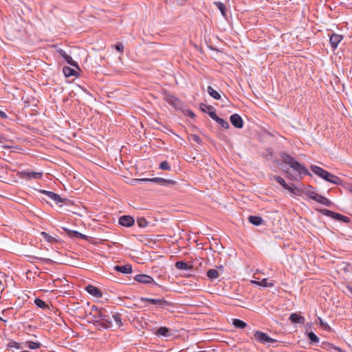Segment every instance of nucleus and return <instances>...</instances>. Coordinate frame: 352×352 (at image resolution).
<instances>
[{"instance_id":"obj_1","label":"nucleus","mask_w":352,"mask_h":352,"mask_svg":"<svg viewBox=\"0 0 352 352\" xmlns=\"http://www.w3.org/2000/svg\"><path fill=\"white\" fill-rule=\"evenodd\" d=\"M90 315L98 329L101 330L102 329L111 328V322L109 321V312L105 309H99L94 305L91 308Z\"/></svg>"},{"instance_id":"obj_35","label":"nucleus","mask_w":352,"mask_h":352,"mask_svg":"<svg viewBox=\"0 0 352 352\" xmlns=\"http://www.w3.org/2000/svg\"><path fill=\"white\" fill-rule=\"evenodd\" d=\"M26 344L31 349H36L41 347V344L38 342L28 341Z\"/></svg>"},{"instance_id":"obj_52","label":"nucleus","mask_w":352,"mask_h":352,"mask_svg":"<svg viewBox=\"0 0 352 352\" xmlns=\"http://www.w3.org/2000/svg\"><path fill=\"white\" fill-rule=\"evenodd\" d=\"M3 319L1 318V317H0V320H2Z\"/></svg>"},{"instance_id":"obj_23","label":"nucleus","mask_w":352,"mask_h":352,"mask_svg":"<svg viewBox=\"0 0 352 352\" xmlns=\"http://www.w3.org/2000/svg\"><path fill=\"white\" fill-rule=\"evenodd\" d=\"M175 267L179 270H191L192 268V265H188L187 263L181 261L175 263Z\"/></svg>"},{"instance_id":"obj_32","label":"nucleus","mask_w":352,"mask_h":352,"mask_svg":"<svg viewBox=\"0 0 352 352\" xmlns=\"http://www.w3.org/2000/svg\"><path fill=\"white\" fill-rule=\"evenodd\" d=\"M214 5L220 10L221 14L223 16H226V9L225 5L223 3L220 2V1L214 2Z\"/></svg>"},{"instance_id":"obj_43","label":"nucleus","mask_w":352,"mask_h":352,"mask_svg":"<svg viewBox=\"0 0 352 352\" xmlns=\"http://www.w3.org/2000/svg\"><path fill=\"white\" fill-rule=\"evenodd\" d=\"M208 115L210 116V117L214 120H216V119H217L219 117L217 116L216 114V112L214 111V109L213 108L212 110L208 112Z\"/></svg>"},{"instance_id":"obj_7","label":"nucleus","mask_w":352,"mask_h":352,"mask_svg":"<svg viewBox=\"0 0 352 352\" xmlns=\"http://www.w3.org/2000/svg\"><path fill=\"white\" fill-rule=\"evenodd\" d=\"M254 336L258 342L264 344L267 343H274L276 342V340L270 338L267 333L261 331H256Z\"/></svg>"},{"instance_id":"obj_39","label":"nucleus","mask_w":352,"mask_h":352,"mask_svg":"<svg viewBox=\"0 0 352 352\" xmlns=\"http://www.w3.org/2000/svg\"><path fill=\"white\" fill-rule=\"evenodd\" d=\"M41 235L47 242L52 243L56 241L53 236H50L49 234L45 232H41Z\"/></svg>"},{"instance_id":"obj_45","label":"nucleus","mask_w":352,"mask_h":352,"mask_svg":"<svg viewBox=\"0 0 352 352\" xmlns=\"http://www.w3.org/2000/svg\"><path fill=\"white\" fill-rule=\"evenodd\" d=\"M192 139L193 141H195V142H197L198 144H200L201 142V138L198 135H192Z\"/></svg>"},{"instance_id":"obj_46","label":"nucleus","mask_w":352,"mask_h":352,"mask_svg":"<svg viewBox=\"0 0 352 352\" xmlns=\"http://www.w3.org/2000/svg\"><path fill=\"white\" fill-rule=\"evenodd\" d=\"M0 118H7L8 116H7V114L4 111H2L1 110H0Z\"/></svg>"},{"instance_id":"obj_25","label":"nucleus","mask_w":352,"mask_h":352,"mask_svg":"<svg viewBox=\"0 0 352 352\" xmlns=\"http://www.w3.org/2000/svg\"><path fill=\"white\" fill-rule=\"evenodd\" d=\"M248 220L254 226H260L262 224L263 221V219L261 217L253 215L249 216Z\"/></svg>"},{"instance_id":"obj_12","label":"nucleus","mask_w":352,"mask_h":352,"mask_svg":"<svg viewBox=\"0 0 352 352\" xmlns=\"http://www.w3.org/2000/svg\"><path fill=\"white\" fill-rule=\"evenodd\" d=\"M109 321L111 322V328L113 327V323H115L116 326L120 327L122 326V318L121 314L119 313H109Z\"/></svg>"},{"instance_id":"obj_21","label":"nucleus","mask_w":352,"mask_h":352,"mask_svg":"<svg viewBox=\"0 0 352 352\" xmlns=\"http://www.w3.org/2000/svg\"><path fill=\"white\" fill-rule=\"evenodd\" d=\"M114 269L119 272L122 274H130L132 272V267L131 265H116Z\"/></svg>"},{"instance_id":"obj_14","label":"nucleus","mask_w":352,"mask_h":352,"mask_svg":"<svg viewBox=\"0 0 352 352\" xmlns=\"http://www.w3.org/2000/svg\"><path fill=\"white\" fill-rule=\"evenodd\" d=\"M39 192L43 195H45L50 199L54 201L56 204L63 201L60 195L54 192L45 190H40Z\"/></svg>"},{"instance_id":"obj_34","label":"nucleus","mask_w":352,"mask_h":352,"mask_svg":"<svg viewBox=\"0 0 352 352\" xmlns=\"http://www.w3.org/2000/svg\"><path fill=\"white\" fill-rule=\"evenodd\" d=\"M219 125L221 126V127H223V129H228L230 127V124L229 123L225 120L223 118H218L217 119H216L215 120Z\"/></svg>"},{"instance_id":"obj_16","label":"nucleus","mask_w":352,"mask_h":352,"mask_svg":"<svg viewBox=\"0 0 352 352\" xmlns=\"http://www.w3.org/2000/svg\"><path fill=\"white\" fill-rule=\"evenodd\" d=\"M230 122L237 129H241L243 126V121L241 117L237 113H234L230 116Z\"/></svg>"},{"instance_id":"obj_4","label":"nucleus","mask_w":352,"mask_h":352,"mask_svg":"<svg viewBox=\"0 0 352 352\" xmlns=\"http://www.w3.org/2000/svg\"><path fill=\"white\" fill-rule=\"evenodd\" d=\"M274 179L277 182H278L285 189L289 190L291 193H292L294 195H300L301 194V190L297 188L294 187V185L292 184V186H289L286 184L285 181L283 178H282L280 176L273 175L271 177V179Z\"/></svg>"},{"instance_id":"obj_9","label":"nucleus","mask_w":352,"mask_h":352,"mask_svg":"<svg viewBox=\"0 0 352 352\" xmlns=\"http://www.w3.org/2000/svg\"><path fill=\"white\" fill-rule=\"evenodd\" d=\"M311 170L316 175L328 182V177L330 176V173L316 165H311Z\"/></svg>"},{"instance_id":"obj_15","label":"nucleus","mask_w":352,"mask_h":352,"mask_svg":"<svg viewBox=\"0 0 352 352\" xmlns=\"http://www.w3.org/2000/svg\"><path fill=\"white\" fill-rule=\"evenodd\" d=\"M20 175H21V178H23L25 179H40L43 175L42 173L34 172V171H32V172L23 171L20 173Z\"/></svg>"},{"instance_id":"obj_3","label":"nucleus","mask_w":352,"mask_h":352,"mask_svg":"<svg viewBox=\"0 0 352 352\" xmlns=\"http://www.w3.org/2000/svg\"><path fill=\"white\" fill-rule=\"evenodd\" d=\"M305 195L308 196L310 199L325 206H331L332 204V202L329 200L327 198L316 193L313 190V188L310 186H309V190H307L305 192Z\"/></svg>"},{"instance_id":"obj_48","label":"nucleus","mask_w":352,"mask_h":352,"mask_svg":"<svg viewBox=\"0 0 352 352\" xmlns=\"http://www.w3.org/2000/svg\"><path fill=\"white\" fill-rule=\"evenodd\" d=\"M289 178H290L291 179L298 180V179H297V178H296V177H295L294 176H293L292 175H289Z\"/></svg>"},{"instance_id":"obj_33","label":"nucleus","mask_w":352,"mask_h":352,"mask_svg":"<svg viewBox=\"0 0 352 352\" xmlns=\"http://www.w3.org/2000/svg\"><path fill=\"white\" fill-rule=\"evenodd\" d=\"M34 303L37 307L41 309H45L48 308V305L46 304V302L40 298H36Z\"/></svg>"},{"instance_id":"obj_31","label":"nucleus","mask_w":352,"mask_h":352,"mask_svg":"<svg viewBox=\"0 0 352 352\" xmlns=\"http://www.w3.org/2000/svg\"><path fill=\"white\" fill-rule=\"evenodd\" d=\"M328 182L334 184H340L342 183V180L340 177L330 173V176L328 177Z\"/></svg>"},{"instance_id":"obj_50","label":"nucleus","mask_w":352,"mask_h":352,"mask_svg":"<svg viewBox=\"0 0 352 352\" xmlns=\"http://www.w3.org/2000/svg\"><path fill=\"white\" fill-rule=\"evenodd\" d=\"M348 289L349 292H351L352 293V287H348Z\"/></svg>"},{"instance_id":"obj_38","label":"nucleus","mask_w":352,"mask_h":352,"mask_svg":"<svg viewBox=\"0 0 352 352\" xmlns=\"http://www.w3.org/2000/svg\"><path fill=\"white\" fill-rule=\"evenodd\" d=\"M137 223L140 228H145L148 224V222L144 218L138 219Z\"/></svg>"},{"instance_id":"obj_18","label":"nucleus","mask_w":352,"mask_h":352,"mask_svg":"<svg viewBox=\"0 0 352 352\" xmlns=\"http://www.w3.org/2000/svg\"><path fill=\"white\" fill-rule=\"evenodd\" d=\"M85 290L96 298H101L102 296V292L96 286L89 285L86 287Z\"/></svg>"},{"instance_id":"obj_51","label":"nucleus","mask_w":352,"mask_h":352,"mask_svg":"<svg viewBox=\"0 0 352 352\" xmlns=\"http://www.w3.org/2000/svg\"><path fill=\"white\" fill-rule=\"evenodd\" d=\"M285 171L286 173L289 174L288 170H285Z\"/></svg>"},{"instance_id":"obj_10","label":"nucleus","mask_w":352,"mask_h":352,"mask_svg":"<svg viewBox=\"0 0 352 352\" xmlns=\"http://www.w3.org/2000/svg\"><path fill=\"white\" fill-rule=\"evenodd\" d=\"M164 99L170 105L173 106L175 108H177L180 105V100L175 97L173 95L168 93L164 92Z\"/></svg>"},{"instance_id":"obj_44","label":"nucleus","mask_w":352,"mask_h":352,"mask_svg":"<svg viewBox=\"0 0 352 352\" xmlns=\"http://www.w3.org/2000/svg\"><path fill=\"white\" fill-rule=\"evenodd\" d=\"M116 49L118 52L122 53L123 50H124V46L122 43H118L116 45Z\"/></svg>"},{"instance_id":"obj_5","label":"nucleus","mask_w":352,"mask_h":352,"mask_svg":"<svg viewBox=\"0 0 352 352\" xmlns=\"http://www.w3.org/2000/svg\"><path fill=\"white\" fill-rule=\"evenodd\" d=\"M137 182H150L153 183H156L161 186H169V185H175L176 184V181L173 179H166L161 177H154V178H142L136 179Z\"/></svg>"},{"instance_id":"obj_40","label":"nucleus","mask_w":352,"mask_h":352,"mask_svg":"<svg viewBox=\"0 0 352 352\" xmlns=\"http://www.w3.org/2000/svg\"><path fill=\"white\" fill-rule=\"evenodd\" d=\"M8 348H16L17 349H22V347L21 346L20 344L16 342H15V341H10L8 344Z\"/></svg>"},{"instance_id":"obj_8","label":"nucleus","mask_w":352,"mask_h":352,"mask_svg":"<svg viewBox=\"0 0 352 352\" xmlns=\"http://www.w3.org/2000/svg\"><path fill=\"white\" fill-rule=\"evenodd\" d=\"M322 213L324 214H325L326 216L329 217H331L335 220H337V221H342L344 223L350 222V219L348 217L344 216L341 214L333 212L331 210L324 209L322 210Z\"/></svg>"},{"instance_id":"obj_13","label":"nucleus","mask_w":352,"mask_h":352,"mask_svg":"<svg viewBox=\"0 0 352 352\" xmlns=\"http://www.w3.org/2000/svg\"><path fill=\"white\" fill-rule=\"evenodd\" d=\"M134 279L141 283L145 284H151L153 283L154 285H157V283L154 281L153 278L148 276L146 274H138L135 276Z\"/></svg>"},{"instance_id":"obj_49","label":"nucleus","mask_w":352,"mask_h":352,"mask_svg":"<svg viewBox=\"0 0 352 352\" xmlns=\"http://www.w3.org/2000/svg\"><path fill=\"white\" fill-rule=\"evenodd\" d=\"M43 261H44L45 263L50 261L51 260L49 258H42Z\"/></svg>"},{"instance_id":"obj_28","label":"nucleus","mask_w":352,"mask_h":352,"mask_svg":"<svg viewBox=\"0 0 352 352\" xmlns=\"http://www.w3.org/2000/svg\"><path fill=\"white\" fill-rule=\"evenodd\" d=\"M252 283L256 284V285H261L262 287H272L274 286V283H268L267 280L266 278H263L261 281L252 280Z\"/></svg>"},{"instance_id":"obj_47","label":"nucleus","mask_w":352,"mask_h":352,"mask_svg":"<svg viewBox=\"0 0 352 352\" xmlns=\"http://www.w3.org/2000/svg\"><path fill=\"white\" fill-rule=\"evenodd\" d=\"M188 116H189L190 117H191V118H194V117L195 116V114L192 111H188Z\"/></svg>"},{"instance_id":"obj_29","label":"nucleus","mask_w":352,"mask_h":352,"mask_svg":"<svg viewBox=\"0 0 352 352\" xmlns=\"http://www.w3.org/2000/svg\"><path fill=\"white\" fill-rule=\"evenodd\" d=\"M219 272L215 269H210L207 272V276L210 280L216 279L219 277Z\"/></svg>"},{"instance_id":"obj_30","label":"nucleus","mask_w":352,"mask_h":352,"mask_svg":"<svg viewBox=\"0 0 352 352\" xmlns=\"http://www.w3.org/2000/svg\"><path fill=\"white\" fill-rule=\"evenodd\" d=\"M232 324L235 327L239 329H243L247 326V324L240 319H234Z\"/></svg>"},{"instance_id":"obj_6","label":"nucleus","mask_w":352,"mask_h":352,"mask_svg":"<svg viewBox=\"0 0 352 352\" xmlns=\"http://www.w3.org/2000/svg\"><path fill=\"white\" fill-rule=\"evenodd\" d=\"M140 300L141 302H148L152 305H157L158 307L160 308H166L170 305H171V303L166 300L164 298H145V297H141L140 298Z\"/></svg>"},{"instance_id":"obj_26","label":"nucleus","mask_w":352,"mask_h":352,"mask_svg":"<svg viewBox=\"0 0 352 352\" xmlns=\"http://www.w3.org/2000/svg\"><path fill=\"white\" fill-rule=\"evenodd\" d=\"M63 72L66 77L75 76L77 74L76 71L68 66L63 67Z\"/></svg>"},{"instance_id":"obj_42","label":"nucleus","mask_w":352,"mask_h":352,"mask_svg":"<svg viewBox=\"0 0 352 352\" xmlns=\"http://www.w3.org/2000/svg\"><path fill=\"white\" fill-rule=\"evenodd\" d=\"M318 320H319V323H320V325L324 329H330V327L329 325L324 322L321 318H318Z\"/></svg>"},{"instance_id":"obj_24","label":"nucleus","mask_w":352,"mask_h":352,"mask_svg":"<svg viewBox=\"0 0 352 352\" xmlns=\"http://www.w3.org/2000/svg\"><path fill=\"white\" fill-rule=\"evenodd\" d=\"M64 230L67 232L68 236H69L77 237V238H80V239H83L87 238V236H85L83 234H81L80 232H79L78 231L71 230H69L67 228H65Z\"/></svg>"},{"instance_id":"obj_41","label":"nucleus","mask_w":352,"mask_h":352,"mask_svg":"<svg viewBox=\"0 0 352 352\" xmlns=\"http://www.w3.org/2000/svg\"><path fill=\"white\" fill-rule=\"evenodd\" d=\"M160 168L162 170H170V165L168 164V162L167 161H163L160 163Z\"/></svg>"},{"instance_id":"obj_20","label":"nucleus","mask_w":352,"mask_h":352,"mask_svg":"<svg viewBox=\"0 0 352 352\" xmlns=\"http://www.w3.org/2000/svg\"><path fill=\"white\" fill-rule=\"evenodd\" d=\"M289 320L294 324H303L305 322V318L296 313L292 314L289 316Z\"/></svg>"},{"instance_id":"obj_11","label":"nucleus","mask_w":352,"mask_h":352,"mask_svg":"<svg viewBox=\"0 0 352 352\" xmlns=\"http://www.w3.org/2000/svg\"><path fill=\"white\" fill-rule=\"evenodd\" d=\"M57 53L60 56H62L65 60L70 65L77 68V69H79V67H78V63L74 61L72 58L69 56L65 50H63V49H60V48H58L57 50H56Z\"/></svg>"},{"instance_id":"obj_19","label":"nucleus","mask_w":352,"mask_h":352,"mask_svg":"<svg viewBox=\"0 0 352 352\" xmlns=\"http://www.w3.org/2000/svg\"><path fill=\"white\" fill-rule=\"evenodd\" d=\"M342 39V36L338 34L333 33L329 38V42L333 49H336L338 44Z\"/></svg>"},{"instance_id":"obj_37","label":"nucleus","mask_w":352,"mask_h":352,"mask_svg":"<svg viewBox=\"0 0 352 352\" xmlns=\"http://www.w3.org/2000/svg\"><path fill=\"white\" fill-rule=\"evenodd\" d=\"M200 108L203 112L208 113L210 111L213 109V107H212L211 105H207L204 103H201L200 104Z\"/></svg>"},{"instance_id":"obj_2","label":"nucleus","mask_w":352,"mask_h":352,"mask_svg":"<svg viewBox=\"0 0 352 352\" xmlns=\"http://www.w3.org/2000/svg\"><path fill=\"white\" fill-rule=\"evenodd\" d=\"M283 162L287 165H288L290 168H292L294 171L297 172L300 175V177L302 178V175H310L309 170L298 162L295 160L292 156L287 153H282L280 155Z\"/></svg>"},{"instance_id":"obj_36","label":"nucleus","mask_w":352,"mask_h":352,"mask_svg":"<svg viewBox=\"0 0 352 352\" xmlns=\"http://www.w3.org/2000/svg\"><path fill=\"white\" fill-rule=\"evenodd\" d=\"M307 336L311 342L317 343L319 342V338L314 332L308 333Z\"/></svg>"},{"instance_id":"obj_22","label":"nucleus","mask_w":352,"mask_h":352,"mask_svg":"<svg viewBox=\"0 0 352 352\" xmlns=\"http://www.w3.org/2000/svg\"><path fill=\"white\" fill-rule=\"evenodd\" d=\"M155 334L157 336H163V337H169L171 336V334L170 333V330L168 328L166 327H160L157 331L155 333Z\"/></svg>"},{"instance_id":"obj_27","label":"nucleus","mask_w":352,"mask_h":352,"mask_svg":"<svg viewBox=\"0 0 352 352\" xmlns=\"http://www.w3.org/2000/svg\"><path fill=\"white\" fill-rule=\"evenodd\" d=\"M208 94L215 100H220L221 95L219 93L214 90L211 86H208L207 89Z\"/></svg>"},{"instance_id":"obj_17","label":"nucleus","mask_w":352,"mask_h":352,"mask_svg":"<svg viewBox=\"0 0 352 352\" xmlns=\"http://www.w3.org/2000/svg\"><path fill=\"white\" fill-rule=\"evenodd\" d=\"M135 221L133 218L129 215H123L119 219V223L125 227H130L133 225Z\"/></svg>"}]
</instances>
